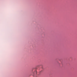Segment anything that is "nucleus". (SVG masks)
Wrapping results in <instances>:
<instances>
[{"label":"nucleus","instance_id":"1","mask_svg":"<svg viewBox=\"0 0 77 77\" xmlns=\"http://www.w3.org/2000/svg\"><path fill=\"white\" fill-rule=\"evenodd\" d=\"M34 74H37V72H36V71H35L34 72Z\"/></svg>","mask_w":77,"mask_h":77}]
</instances>
